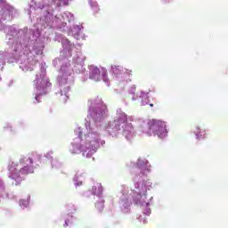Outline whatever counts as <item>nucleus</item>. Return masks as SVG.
Wrapping results in <instances>:
<instances>
[{"label": "nucleus", "mask_w": 228, "mask_h": 228, "mask_svg": "<svg viewBox=\"0 0 228 228\" xmlns=\"http://www.w3.org/2000/svg\"><path fill=\"white\" fill-rule=\"evenodd\" d=\"M69 226V224L67 223V221L65 222L64 227Z\"/></svg>", "instance_id": "obj_14"}, {"label": "nucleus", "mask_w": 228, "mask_h": 228, "mask_svg": "<svg viewBox=\"0 0 228 228\" xmlns=\"http://www.w3.org/2000/svg\"><path fill=\"white\" fill-rule=\"evenodd\" d=\"M118 67L120 66H111V69L114 74H118Z\"/></svg>", "instance_id": "obj_9"}, {"label": "nucleus", "mask_w": 228, "mask_h": 228, "mask_svg": "<svg viewBox=\"0 0 228 228\" xmlns=\"http://www.w3.org/2000/svg\"><path fill=\"white\" fill-rule=\"evenodd\" d=\"M150 106H151V108H153V107H154V104L151 103Z\"/></svg>", "instance_id": "obj_15"}, {"label": "nucleus", "mask_w": 228, "mask_h": 228, "mask_svg": "<svg viewBox=\"0 0 228 228\" xmlns=\"http://www.w3.org/2000/svg\"><path fill=\"white\" fill-rule=\"evenodd\" d=\"M90 79L94 81H101V69L99 68H94L90 74Z\"/></svg>", "instance_id": "obj_3"}, {"label": "nucleus", "mask_w": 228, "mask_h": 228, "mask_svg": "<svg viewBox=\"0 0 228 228\" xmlns=\"http://www.w3.org/2000/svg\"><path fill=\"white\" fill-rule=\"evenodd\" d=\"M124 134H126L127 140H129V138H133V132H131L130 134L127 135V130H125Z\"/></svg>", "instance_id": "obj_10"}, {"label": "nucleus", "mask_w": 228, "mask_h": 228, "mask_svg": "<svg viewBox=\"0 0 228 228\" xmlns=\"http://www.w3.org/2000/svg\"><path fill=\"white\" fill-rule=\"evenodd\" d=\"M69 4V0H60L57 6H67Z\"/></svg>", "instance_id": "obj_7"}, {"label": "nucleus", "mask_w": 228, "mask_h": 228, "mask_svg": "<svg viewBox=\"0 0 228 228\" xmlns=\"http://www.w3.org/2000/svg\"><path fill=\"white\" fill-rule=\"evenodd\" d=\"M142 163H143L142 160L139 159L136 163L137 167H139V168H142Z\"/></svg>", "instance_id": "obj_12"}, {"label": "nucleus", "mask_w": 228, "mask_h": 228, "mask_svg": "<svg viewBox=\"0 0 228 228\" xmlns=\"http://www.w3.org/2000/svg\"><path fill=\"white\" fill-rule=\"evenodd\" d=\"M89 4L92 6V8L98 6L97 2H94V1H90V2H89Z\"/></svg>", "instance_id": "obj_11"}, {"label": "nucleus", "mask_w": 228, "mask_h": 228, "mask_svg": "<svg viewBox=\"0 0 228 228\" xmlns=\"http://www.w3.org/2000/svg\"><path fill=\"white\" fill-rule=\"evenodd\" d=\"M44 6H49V2H47V0H43V7Z\"/></svg>", "instance_id": "obj_13"}, {"label": "nucleus", "mask_w": 228, "mask_h": 228, "mask_svg": "<svg viewBox=\"0 0 228 228\" xmlns=\"http://www.w3.org/2000/svg\"><path fill=\"white\" fill-rule=\"evenodd\" d=\"M95 208L98 211H102V209H104V202H102V201L96 202Z\"/></svg>", "instance_id": "obj_6"}, {"label": "nucleus", "mask_w": 228, "mask_h": 228, "mask_svg": "<svg viewBox=\"0 0 228 228\" xmlns=\"http://www.w3.org/2000/svg\"><path fill=\"white\" fill-rule=\"evenodd\" d=\"M0 81H1V77H0Z\"/></svg>", "instance_id": "obj_16"}, {"label": "nucleus", "mask_w": 228, "mask_h": 228, "mask_svg": "<svg viewBox=\"0 0 228 228\" xmlns=\"http://www.w3.org/2000/svg\"><path fill=\"white\" fill-rule=\"evenodd\" d=\"M194 134L197 140H204V138H206V130H200V127L195 126Z\"/></svg>", "instance_id": "obj_4"}, {"label": "nucleus", "mask_w": 228, "mask_h": 228, "mask_svg": "<svg viewBox=\"0 0 228 228\" xmlns=\"http://www.w3.org/2000/svg\"><path fill=\"white\" fill-rule=\"evenodd\" d=\"M67 209H69V212L70 213H73L74 211H76V207L72 204H68L66 206Z\"/></svg>", "instance_id": "obj_8"}, {"label": "nucleus", "mask_w": 228, "mask_h": 228, "mask_svg": "<svg viewBox=\"0 0 228 228\" xmlns=\"http://www.w3.org/2000/svg\"><path fill=\"white\" fill-rule=\"evenodd\" d=\"M40 159V156L32 153L28 155V157H22L20 159V163L21 165H26L23 167L20 170L17 169V165L15 163H12L9 167V171L11 172V177L12 179H19L20 177V174L22 175H28V174H33V163L36 159Z\"/></svg>", "instance_id": "obj_1"}, {"label": "nucleus", "mask_w": 228, "mask_h": 228, "mask_svg": "<svg viewBox=\"0 0 228 228\" xmlns=\"http://www.w3.org/2000/svg\"><path fill=\"white\" fill-rule=\"evenodd\" d=\"M92 192L94 195H102V184L96 183L92 187Z\"/></svg>", "instance_id": "obj_5"}, {"label": "nucleus", "mask_w": 228, "mask_h": 228, "mask_svg": "<svg viewBox=\"0 0 228 228\" xmlns=\"http://www.w3.org/2000/svg\"><path fill=\"white\" fill-rule=\"evenodd\" d=\"M148 131L145 133L148 136H158L162 139L167 138L168 136V130H167V123L163 120L151 119L148 122L147 125Z\"/></svg>", "instance_id": "obj_2"}]
</instances>
